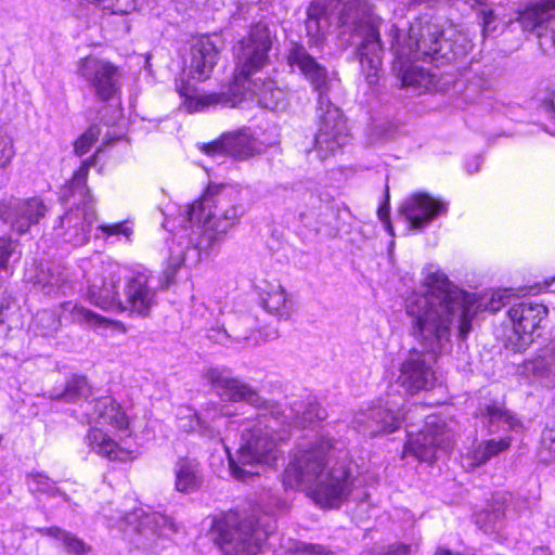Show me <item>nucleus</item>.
Returning <instances> with one entry per match:
<instances>
[{"label":"nucleus","instance_id":"nucleus-41","mask_svg":"<svg viewBox=\"0 0 555 555\" xmlns=\"http://www.w3.org/2000/svg\"><path fill=\"white\" fill-rule=\"evenodd\" d=\"M63 282L64 280L60 275L54 276L53 274L47 281H43V279L38 280V283L42 284V288L48 295L64 293Z\"/></svg>","mask_w":555,"mask_h":555},{"label":"nucleus","instance_id":"nucleus-2","mask_svg":"<svg viewBox=\"0 0 555 555\" xmlns=\"http://www.w3.org/2000/svg\"><path fill=\"white\" fill-rule=\"evenodd\" d=\"M205 378L222 400L245 401L259 409L255 417L242 421L229 420V410L218 403L207 404L201 414L188 406L178 411L179 427L184 431L196 430L204 437L220 438L223 443L231 438L232 431H241L237 461L225 447L231 475L241 481L258 475L245 468L246 465L274 466L282 457V443L288 439L289 431L275 428L276 425L307 427L327 416L325 409L312 399L298 406L295 404L286 415L276 403L262 399L249 385L232 376L227 367H209Z\"/></svg>","mask_w":555,"mask_h":555},{"label":"nucleus","instance_id":"nucleus-29","mask_svg":"<svg viewBox=\"0 0 555 555\" xmlns=\"http://www.w3.org/2000/svg\"><path fill=\"white\" fill-rule=\"evenodd\" d=\"M37 532L43 537L51 538L57 547H61L67 555H89L92 546L82 539L60 527L38 528Z\"/></svg>","mask_w":555,"mask_h":555},{"label":"nucleus","instance_id":"nucleus-18","mask_svg":"<svg viewBox=\"0 0 555 555\" xmlns=\"http://www.w3.org/2000/svg\"><path fill=\"white\" fill-rule=\"evenodd\" d=\"M81 412L77 417L82 422L93 424V427L108 426L121 437H130L132 430L130 421L121 405L109 396L101 397L93 401L83 400Z\"/></svg>","mask_w":555,"mask_h":555},{"label":"nucleus","instance_id":"nucleus-46","mask_svg":"<svg viewBox=\"0 0 555 555\" xmlns=\"http://www.w3.org/2000/svg\"><path fill=\"white\" fill-rule=\"evenodd\" d=\"M547 284V288L551 291V292H555V276L546 283Z\"/></svg>","mask_w":555,"mask_h":555},{"label":"nucleus","instance_id":"nucleus-42","mask_svg":"<svg viewBox=\"0 0 555 555\" xmlns=\"http://www.w3.org/2000/svg\"><path fill=\"white\" fill-rule=\"evenodd\" d=\"M378 218L382 221L384 229L389 233L390 236H393V228L391 225L390 219H389V205L388 203H384L378 211Z\"/></svg>","mask_w":555,"mask_h":555},{"label":"nucleus","instance_id":"nucleus-5","mask_svg":"<svg viewBox=\"0 0 555 555\" xmlns=\"http://www.w3.org/2000/svg\"><path fill=\"white\" fill-rule=\"evenodd\" d=\"M340 444L327 433L297 444L282 475L284 488L302 490L322 508H338L353 488L350 467L341 460Z\"/></svg>","mask_w":555,"mask_h":555},{"label":"nucleus","instance_id":"nucleus-39","mask_svg":"<svg viewBox=\"0 0 555 555\" xmlns=\"http://www.w3.org/2000/svg\"><path fill=\"white\" fill-rule=\"evenodd\" d=\"M292 550L295 553L302 555H334L331 551H327L323 545L309 544L301 541H296Z\"/></svg>","mask_w":555,"mask_h":555},{"label":"nucleus","instance_id":"nucleus-38","mask_svg":"<svg viewBox=\"0 0 555 555\" xmlns=\"http://www.w3.org/2000/svg\"><path fill=\"white\" fill-rule=\"evenodd\" d=\"M14 156L15 150L12 138L0 133V169L7 168Z\"/></svg>","mask_w":555,"mask_h":555},{"label":"nucleus","instance_id":"nucleus-4","mask_svg":"<svg viewBox=\"0 0 555 555\" xmlns=\"http://www.w3.org/2000/svg\"><path fill=\"white\" fill-rule=\"evenodd\" d=\"M244 214L241 194L234 186L209 184L198 201L181 208L178 216L166 217L163 225L171 233L163 270L166 285L182 267L196 266Z\"/></svg>","mask_w":555,"mask_h":555},{"label":"nucleus","instance_id":"nucleus-47","mask_svg":"<svg viewBox=\"0 0 555 555\" xmlns=\"http://www.w3.org/2000/svg\"><path fill=\"white\" fill-rule=\"evenodd\" d=\"M241 325H246L247 323H249V318H243L241 321H240Z\"/></svg>","mask_w":555,"mask_h":555},{"label":"nucleus","instance_id":"nucleus-48","mask_svg":"<svg viewBox=\"0 0 555 555\" xmlns=\"http://www.w3.org/2000/svg\"><path fill=\"white\" fill-rule=\"evenodd\" d=\"M418 409H420L418 406H415V409L413 411H410V412L413 413V414H416Z\"/></svg>","mask_w":555,"mask_h":555},{"label":"nucleus","instance_id":"nucleus-33","mask_svg":"<svg viewBox=\"0 0 555 555\" xmlns=\"http://www.w3.org/2000/svg\"><path fill=\"white\" fill-rule=\"evenodd\" d=\"M89 395L90 386L87 378L74 375L66 382L64 390L60 393H54L53 398L65 402H77L81 399H87Z\"/></svg>","mask_w":555,"mask_h":555},{"label":"nucleus","instance_id":"nucleus-16","mask_svg":"<svg viewBox=\"0 0 555 555\" xmlns=\"http://www.w3.org/2000/svg\"><path fill=\"white\" fill-rule=\"evenodd\" d=\"M404 399L401 395H389L365 410H360L353 416V426L361 433L375 436L392 433L404 420Z\"/></svg>","mask_w":555,"mask_h":555},{"label":"nucleus","instance_id":"nucleus-15","mask_svg":"<svg viewBox=\"0 0 555 555\" xmlns=\"http://www.w3.org/2000/svg\"><path fill=\"white\" fill-rule=\"evenodd\" d=\"M36 323L43 327L42 334L47 335L56 331L61 320L90 330H112L126 333V327L120 321L105 318L76 301H65L60 306V314L56 317L53 312L43 310L36 314Z\"/></svg>","mask_w":555,"mask_h":555},{"label":"nucleus","instance_id":"nucleus-7","mask_svg":"<svg viewBox=\"0 0 555 555\" xmlns=\"http://www.w3.org/2000/svg\"><path fill=\"white\" fill-rule=\"evenodd\" d=\"M80 267L87 285L83 297L91 305L105 311H129L142 317L156 305V291L146 274L138 273L127 281L122 299L118 292L122 269L117 262L95 254L83 259Z\"/></svg>","mask_w":555,"mask_h":555},{"label":"nucleus","instance_id":"nucleus-23","mask_svg":"<svg viewBox=\"0 0 555 555\" xmlns=\"http://www.w3.org/2000/svg\"><path fill=\"white\" fill-rule=\"evenodd\" d=\"M119 439L120 442L112 438L102 428L92 427L86 436V443L92 452L109 461L126 462L133 459L135 451L122 441V437H119Z\"/></svg>","mask_w":555,"mask_h":555},{"label":"nucleus","instance_id":"nucleus-24","mask_svg":"<svg viewBox=\"0 0 555 555\" xmlns=\"http://www.w3.org/2000/svg\"><path fill=\"white\" fill-rule=\"evenodd\" d=\"M175 489L179 493L193 494L205 483V473L202 463L191 456H181L173 466Z\"/></svg>","mask_w":555,"mask_h":555},{"label":"nucleus","instance_id":"nucleus-10","mask_svg":"<svg viewBox=\"0 0 555 555\" xmlns=\"http://www.w3.org/2000/svg\"><path fill=\"white\" fill-rule=\"evenodd\" d=\"M211 533L222 555H256L259 551L254 522L237 511L217 515Z\"/></svg>","mask_w":555,"mask_h":555},{"label":"nucleus","instance_id":"nucleus-45","mask_svg":"<svg viewBox=\"0 0 555 555\" xmlns=\"http://www.w3.org/2000/svg\"><path fill=\"white\" fill-rule=\"evenodd\" d=\"M386 555H409V547L400 544L391 548Z\"/></svg>","mask_w":555,"mask_h":555},{"label":"nucleus","instance_id":"nucleus-22","mask_svg":"<svg viewBox=\"0 0 555 555\" xmlns=\"http://www.w3.org/2000/svg\"><path fill=\"white\" fill-rule=\"evenodd\" d=\"M518 373L542 387L555 388V345H547L525 360Z\"/></svg>","mask_w":555,"mask_h":555},{"label":"nucleus","instance_id":"nucleus-6","mask_svg":"<svg viewBox=\"0 0 555 555\" xmlns=\"http://www.w3.org/2000/svg\"><path fill=\"white\" fill-rule=\"evenodd\" d=\"M271 49V36L268 27L256 24L248 36L240 41L236 51V66L232 81L227 90L208 94H197L189 87L178 89L183 98V108L188 113L222 104L235 106L246 99H256L264 108L274 111L285 106V91L273 80H263L259 74L268 63V52Z\"/></svg>","mask_w":555,"mask_h":555},{"label":"nucleus","instance_id":"nucleus-44","mask_svg":"<svg viewBox=\"0 0 555 555\" xmlns=\"http://www.w3.org/2000/svg\"><path fill=\"white\" fill-rule=\"evenodd\" d=\"M544 111L548 118L555 121V96L544 105Z\"/></svg>","mask_w":555,"mask_h":555},{"label":"nucleus","instance_id":"nucleus-27","mask_svg":"<svg viewBox=\"0 0 555 555\" xmlns=\"http://www.w3.org/2000/svg\"><path fill=\"white\" fill-rule=\"evenodd\" d=\"M77 9L75 13L79 17L90 13L102 12L111 14H129L137 8L135 0H69Z\"/></svg>","mask_w":555,"mask_h":555},{"label":"nucleus","instance_id":"nucleus-11","mask_svg":"<svg viewBox=\"0 0 555 555\" xmlns=\"http://www.w3.org/2000/svg\"><path fill=\"white\" fill-rule=\"evenodd\" d=\"M411 320V318L409 317ZM410 332H412V322L410 321ZM411 335L423 347V351L412 350L409 352L400 367L398 383L408 392H417L420 390H429L442 380V375L435 369L436 356L444 352L449 346L446 345L441 350H430L423 345L414 335Z\"/></svg>","mask_w":555,"mask_h":555},{"label":"nucleus","instance_id":"nucleus-32","mask_svg":"<svg viewBox=\"0 0 555 555\" xmlns=\"http://www.w3.org/2000/svg\"><path fill=\"white\" fill-rule=\"evenodd\" d=\"M134 233V223L131 219H126L114 223H102L95 228L94 236L108 244L125 242L131 243Z\"/></svg>","mask_w":555,"mask_h":555},{"label":"nucleus","instance_id":"nucleus-20","mask_svg":"<svg viewBox=\"0 0 555 555\" xmlns=\"http://www.w3.org/2000/svg\"><path fill=\"white\" fill-rule=\"evenodd\" d=\"M449 203L428 193L416 192L408 196L399 207V214L413 230H423L436 219L446 216Z\"/></svg>","mask_w":555,"mask_h":555},{"label":"nucleus","instance_id":"nucleus-19","mask_svg":"<svg viewBox=\"0 0 555 555\" xmlns=\"http://www.w3.org/2000/svg\"><path fill=\"white\" fill-rule=\"evenodd\" d=\"M108 526H117L124 531H135L142 535H168L177 531L175 521L158 512H146L137 508L131 513L117 512L115 516H108Z\"/></svg>","mask_w":555,"mask_h":555},{"label":"nucleus","instance_id":"nucleus-31","mask_svg":"<svg viewBox=\"0 0 555 555\" xmlns=\"http://www.w3.org/2000/svg\"><path fill=\"white\" fill-rule=\"evenodd\" d=\"M512 443L511 437L489 439L476 447L463 457V465L468 467L479 466L493 456L506 451Z\"/></svg>","mask_w":555,"mask_h":555},{"label":"nucleus","instance_id":"nucleus-28","mask_svg":"<svg viewBox=\"0 0 555 555\" xmlns=\"http://www.w3.org/2000/svg\"><path fill=\"white\" fill-rule=\"evenodd\" d=\"M263 308L280 320H288L295 309L294 301L281 284H269L261 296Z\"/></svg>","mask_w":555,"mask_h":555},{"label":"nucleus","instance_id":"nucleus-26","mask_svg":"<svg viewBox=\"0 0 555 555\" xmlns=\"http://www.w3.org/2000/svg\"><path fill=\"white\" fill-rule=\"evenodd\" d=\"M477 418L489 434H495L500 430H515L520 426L519 421L496 402L481 405Z\"/></svg>","mask_w":555,"mask_h":555},{"label":"nucleus","instance_id":"nucleus-25","mask_svg":"<svg viewBox=\"0 0 555 555\" xmlns=\"http://www.w3.org/2000/svg\"><path fill=\"white\" fill-rule=\"evenodd\" d=\"M219 51L209 37H201L191 47L190 74L206 80L218 61Z\"/></svg>","mask_w":555,"mask_h":555},{"label":"nucleus","instance_id":"nucleus-40","mask_svg":"<svg viewBox=\"0 0 555 555\" xmlns=\"http://www.w3.org/2000/svg\"><path fill=\"white\" fill-rule=\"evenodd\" d=\"M16 244L9 237H0V270L7 269L10 258L14 255Z\"/></svg>","mask_w":555,"mask_h":555},{"label":"nucleus","instance_id":"nucleus-1","mask_svg":"<svg viewBox=\"0 0 555 555\" xmlns=\"http://www.w3.org/2000/svg\"><path fill=\"white\" fill-rule=\"evenodd\" d=\"M337 28L340 34H352L360 41L357 56L370 85L379 77L384 47L380 33L389 38L393 54L392 68L404 87L422 92L434 87V77L423 64H447L469 49V39L454 26L443 28L437 21L422 16L411 23L408 31L385 23L372 11L366 0H315L307 8L306 31L311 46H320L326 35Z\"/></svg>","mask_w":555,"mask_h":555},{"label":"nucleus","instance_id":"nucleus-21","mask_svg":"<svg viewBox=\"0 0 555 555\" xmlns=\"http://www.w3.org/2000/svg\"><path fill=\"white\" fill-rule=\"evenodd\" d=\"M46 212L47 207L38 197L0 202V220L9 223L20 234L26 233L31 225L37 224Z\"/></svg>","mask_w":555,"mask_h":555},{"label":"nucleus","instance_id":"nucleus-35","mask_svg":"<svg viewBox=\"0 0 555 555\" xmlns=\"http://www.w3.org/2000/svg\"><path fill=\"white\" fill-rule=\"evenodd\" d=\"M539 457L542 462H551L555 460V428L546 427L541 437V446L539 449Z\"/></svg>","mask_w":555,"mask_h":555},{"label":"nucleus","instance_id":"nucleus-30","mask_svg":"<svg viewBox=\"0 0 555 555\" xmlns=\"http://www.w3.org/2000/svg\"><path fill=\"white\" fill-rule=\"evenodd\" d=\"M27 486L39 500L44 498L46 500L53 501L50 505L51 507H56L62 503L68 502V496L44 474L31 473L27 477Z\"/></svg>","mask_w":555,"mask_h":555},{"label":"nucleus","instance_id":"nucleus-36","mask_svg":"<svg viewBox=\"0 0 555 555\" xmlns=\"http://www.w3.org/2000/svg\"><path fill=\"white\" fill-rule=\"evenodd\" d=\"M504 512L501 508L493 509L492 512L483 511L477 515L476 524L483 529L485 532L491 533L500 528V524Z\"/></svg>","mask_w":555,"mask_h":555},{"label":"nucleus","instance_id":"nucleus-37","mask_svg":"<svg viewBox=\"0 0 555 555\" xmlns=\"http://www.w3.org/2000/svg\"><path fill=\"white\" fill-rule=\"evenodd\" d=\"M101 128L98 125H92L85 131L75 142L74 150L77 155L88 153L94 142L99 139Z\"/></svg>","mask_w":555,"mask_h":555},{"label":"nucleus","instance_id":"nucleus-34","mask_svg":"<svg viewBox=\"0 0 555 555\" xmlns=\"http://www.w3.org/2000/svg\"><path fill=\"white\" fill-rule=\"evenodd\" d=\"M217 334L218 337L216 339L220 344H224L228 338H232L235 343L242 344L243 347H254L260 344V339L257 337V332L253 330H247L241 333L237 328H233L232 334H229L227 330H222Z\"/></svg>","mask_w":555,"mask_h":555},{"label":"nucleus","instance_id":"nucleus-14","mask_svg":"<svg viewBox=\"0 0 555 555\" xmlns=\"http://www.w3.org/2000/svg\"><path fill=\"white\" fill-rule=\"evenodd\" d=\"M275 132L260 131L259 129L243 128L238 131L223 134L219 140L203 144L201 150L212 158H221L231 155L234 158L244 159L255 153H260L264 147L274 144Z\"/></svg>","mask_w":555,"mask_h":555},{"label":"nucleus","instance_id":"nucleus-9","mask_svg":"<svg viewBox=\"0 0 555 555\" xmlns=\"http://www.w3.org/2000/svg\"><path fill=\"white\" fill-rule=\"evenodd\" d=\"M90 163L83 162L67 184L69 196L79 203L59 220L53 228L57 241L72 246H82L89 241L90 229L96 220L93 201L86 185Z\"/></svg>","mask_w":555,"mask_h":555},{"label":"nucleus","instance_id":"nucleus-17","mask_svg":"<svg viewBox=\"0 0 555 555\" xmlns=\"http://www.w3.org/2000/svg\"><path fill=\"white\" fill-rule=\"evenodd\" d=\"M77 72L98 100L105 102L118 95L121 74L113 63L87 56L79 61Z\"/></svg>","mask_w":555,"mask_h":555},{"label":"nucleus","instance_id":"nucleus-43","mask_svg":"<svg viewBox=\"0 0 555 555\" xmlns=\"http://www.w3.org/2000/svg\"><path fill=\"white\" fill-rule=\"evenodd\" d=\"M482 164V158L479 155L473 156L465 164V169L468 173L473 175L479 171Z\"/></svg>","mask_w":555,"mask_h":555},{"label":"nucleus","instance_id":"nucleus-3","mask_svg":"<svg viewBox=\"0 0 555 555\" xmlns=\"http://www.w3.org/2000/svg\"><path fill=\"white\" fill-rule=\"evenodd\" d=\"M422 275L424 292H413L406 298L405 312L413 335L434 351L451 343L454 332L465 338L478 312H495L511 302L507 289L468 293L434 266L424 268Z\"/></svg>","mask_w":555,"mask_h":555},{"label":"nucleus","instance_id":"nucleus-12","mask_svg":"<svg viewBox=\"0 0 555 555\" xmlns=\"http://www.w3.org/2000/svg\"><path fill=\"white\" fill-rule=\"evenodd\" d=\"M453 444L454 434L449 424L437 415H428L420 431L413 433L408 429V441L403 454L430 462L439 451L448 452Z\"/></svg>","mask_w":555,"mask_h":555},{"label":"nucleus","instance_id":"nucleus-13","mask_svg":"<svg viewBox=\"0 0 555 555\" xmlns=\"http://www.w3.org/2000/svg\"><path fill=\"white\" fill-rule=\"evenodd\" d=\"M547 313L543 304L531 299L513 304L507 311L511 330L505 334V346L516 352L526 350L533 343L534 332Z\"/></svg>","mask_w":555,"mask_h":555},{"label":"nucleus","instance_id":"nucleus-8","mask_svg":"<svg viewBox=\"0 0 555 555\" xmlns=\"http://www.w3.org/2000/svg\"><path fill=\"white\" fill-rule=\"evenodd\" d=\"M287 64L297 68L318 93L319 129L314 138L315 150L321 159L335 155L349 141V131L341 111L335 106L328 92L336 78L330 76L304 46L292 42L287 53Z\"/></svg>","mask_w":555,"mask_h":555}]
</instances>
